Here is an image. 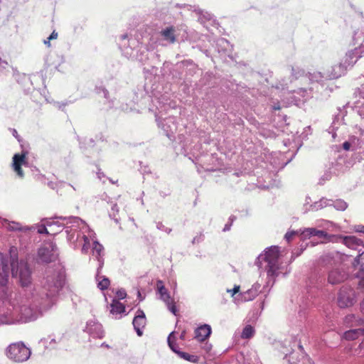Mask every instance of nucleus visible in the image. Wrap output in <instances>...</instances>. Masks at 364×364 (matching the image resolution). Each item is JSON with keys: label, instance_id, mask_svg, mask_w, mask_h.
Instances as JSON below:
<instances>
[{"label": "nucleus", "instance_id": "72a5a7b5", "mask_svg": "<svg viewBox=\"0 0 364 364\" xmlns=\"http://www.w3.org/2000/svg\"><path fill=\"white\" fill-rule=\"evenodd\" d=\"M346 274H328V281L332 284H337L343 282Z\"/></svg>", "mask_w": 364, "mask_h": 364}, {"label": "nucleus", "instance_id": "4be33fe9", "mask_svg": "<svg viewBox=\"0 0 364 364\" xmlns=\"http://www.w3.org/2000/svg\"><path fill=\"white\" fill-rule=\"evenodd\" d=\"M211 333V328L208 324H204L198 327L195 331V338L198 341H204Z\"/></svg>", "mask_w": 364, "mask_h": 364}, {"label": "nucleus", "instance_id": "473e14b6", "mask_svg": "<svg viewBox=\"0 0 364 364\" xmlns=\"http://www.w3.org/2000/svg\"><path fill=\"white\" fill-rule=\"evenodd\" d=\"M318 230L315 228H308L304 229L301 232V240H306L307 238H310L311 237H316L317 234Z\"/></svg>", "mask_w": 364, "mask_h": 364}, {"label": "nucleus", "instance_id": "58836bf2", "mask_svg": "<svg viewBox=\"0 0 364 364\" xmlns=\"http://www.w3.org/2000/svg\"><path fill=\"white\" fill-rule=\"evenodd\" d=\"M177 354L180 355L181 358H183L184 360H186L188 361L192 362V363H197L198 361V357L195 355H190L185 352H177Z\"/></svg>", "mask_w": 364, "mask_h": 364}, {"label": "nucleus", "instance_id": "bb28decb", "mask_svg": "<svg viewBox=\"0 0 364 364\" xmlns=\"http://www.w3.org/2000/svg\"><path fill=\"white\" fill-rule=\"evenodd\" d=\"M338 235H329L327 232L321 230H318L316 237L321 240V243L327 242H336Z\"/></svg>", "mask_w": 364, "mask_h": 364}, {"label": "nucleus", "instance_id": "8fccbe9b", "mask_svg": "<svg viewBox=\"0 0 364 364\" xmlns=\"http://www.w3.org/2000/svg\"><path fill=\"white\" fill-rule=\"evenodd\" d=\"M303 253V252H301V250H300V248H297L296 250H294L292 252H291V258H290V260L289 262V265L291 262H292V261H294L295 259V258H296L297 257L300 256L301 254Z\"/></svg>", "mask_w": 364, "mask_h": 364}, {"label": "nucleus", "instance_id": "20e7f679", "mask_svg": "<svg viewBox=\"0 0 364 364\" xmlns=\"http://www.w3.org/2000/svg\"><path fill=\"white\" fill-rule=\"evenodd\" d=\"M9 253H0V273H32L27 262L18 260L16 247H11Z\"/></svg>", "mask_w": 364, "mask_h": 364}, {"label": "nucleus", "instance_id": "c756f323", "mask_svg": "<svg viewBox=\"0 0 364 364\" xmlns=\"http://www.w3.org/2000/svg\"><path fill=\"white\" fill-rule=\"evenodd\" d=\"M320 262L322 265L326 267H332L335 263V256L333 253H327L323 255L321 259Z\"/></svg>", "mask_w": 364, "mask_h": 364}, {"label": "nucleus", "instance_id": "bf43d9fd", "mask_svg": "<svg viewBox=\"0 0 364 364\" xmlns=\"http://www.w3.org/2000/svg\"><path fill=\"white\" fill-rule=\"evenodd\" d=\"M272 108L273 110H279L281 109V105L279 102H273L272 105Z\"/></svg>", "mask_w": 364, "mask_h": 364}, {"label": "nucleus", "instance_id": "9d476101", "mask_svg": "<svg viewBox=\"0 0 364 364\" xmlns=\"http://www.w3.org/2000/svg\"><path fill=\"white\" fill-rule=\"evenodd\" d=\"M360 137H354L351 141H345L343 144V148L346 151H348L352 148V150L355 151L358 154H363L364 155V129L359 128Z\"/></svg>", "mask_w": 364, "mask_h": 364}, {"label": "nucleus", "instance_id": "ddd939ff", "mask_svg": "<svg viewBox=\"0 0 364 364\" xmlns=\"http://www.w3.org/2000/svg\"><path fill=\"white\" fill-rule=\"evenodd\" d=\"M26 155V152L15 154L12 158V168L16 173V176L20 178H23L24 177V173L21 167L22 166H26L27 164Z\"/></svg>", "mask_w": 364, "mask_h": 364}, {"label": "nucleus", "instance_id": "f8f14e48", "mask_svg": "<svg viewBox=\"0 0 364 364\" xmlns=\"http://www.w3.org/2000/svg\"><path fill=\"white\" fill-rule=\"evenodd\" d=\"M214 50L222 58L231 57L232 46L228 41L223 38H218L213 45Z\"/></svg>", "mask_w": 364, "mask_h": 364}, {"label": "nucleus", "instance_id": "f03ea898", "mask_svg": "<svg viewBox=\"0 0 364 364\" xmlns=\"http://www.w3.org/2000/svg\"><path fill=\"white\" fill-rule=\"evenodd\" d=\"M60 220L67 222L65 232L68 240H73L74 248L80 247L82 254H87L92 249V243L95 238V232L79 217H60Z\"/></svg>", "mask_w": 364, "mask_h": 364}, {"label": "nucleus", "instance_id": "0e129e2a", "mask_svg": "<svg viewBox=\"0 0 364 364\" xmlns=\"http://www.w3.org/2000/svg\"><path fill=\"white\" fill-rule=\"evenodd\" d=\"M47 185H48V186L49 188H50L51 189H55V187H56V184H55V183H54V182H53V181H49V182H48V184H47Z\"/></svg>", "mask_w": 364, "mask_h": 364}, {"label": "nucleus", "instance_id": "13d9d810", "mask_svg": "<svg viewBox=\"0 0 364 364\" xmlns=\"http://www.w3.org/2000/svg\"><path fill=\"white\" fill-rule=\"evenodd\" d=\"M65 266L63 265L61 263H59V267L55 270V273L60 274V273H65Z\"/></svg>", "mask_w": 364, "mask_h": 364}, {"label": "nucleus", "instance_id": "a18cd8bd", "mask_svg": "<svg viewBox=\"0 0 364 364\" xmlns=\"http://www.w3.org/2000/svg\"><path fill=\"white\" fill-rule=\"evenodd\" d=\"M203 240H204V235L202 232H200L193 238L191 243L193 245L199 244V243L202 242Z\"/></svg>", "mask_w": 364, "mask_h": 364}, {"label": "nucleus", "instance_id": "ea45409f", "mask_svg": "<svg viewBox=\"0 0 364 364\" xmlns=\"http://www.w3.org/2000/svg\"><path fill=\"white\" fill-rule=\"evenodd\" d=\"M257 294L258 291L256 289H250L244 293L243 297L246 301H251L254 299Z\"/></svg>", "mask_w": 364, "mask_h": 364}, {"label": "nucleus", "instance_id": "e433bc0d", "mask_svg": "<svg viewBox=\"0 0 364 364\" xmlns=\"http://www.w3.org/2000/svg\"><path fill=\"white\" fill-rule=\"evenodd\" d=\"M255 333V329L251 325H247L242 330L241 337L245 339L250 338Z\"/></svg>", "mask_w": 364, "mask_h": 364}, {"label": "nucleus", "instance_id": "69168bd1", "mask_svg": "<svg viewBox=\"0 0 364 364\" xmlns=\"http://www.w3.org/2000/svg\"><path fill=\"white\" fill-rule=\"evenodd\" d=\"M50 39L49 38V37H48L46 39H45L43 41V43L48 46V47H50Z\"/></svg>", "mask_w": 364, "mask_h": 364}, {"label": "nucleus", "instance_id": "4d7b16f0", "mask_svg": "<svg viewBox=\"0 0 364 364\" xmlns=\"http://www.w3.org/2000/svg\"><path fill=\"white\" fill-rule=\"evenodd\" d=\"M240 291V286H235L232 289H228V292H230L232 296H234Z\"/></svg>", "mask_w": 364, "mask_h": 364}, {"label": "nucleus", "instance_id": "423d86ee", "mask_svg": "<svg viewBox=\"0 0 364 364\" xmlns=\"http://www.w3.org/2000/svg\"><path fill=\"white\" fill-rule=\"evenodd\" d=\"M356 50H349L338 64L333 65L331 70H327L326 78L336 79L343 75L348 67H352L358 59H356Z\"/></svg>", "mask_w": 364, "mask_h": 364}, {"label": "nucleus", "instance_id": "aec40b11", "mask_svg": "<svg viewBox=\"0 0 364 364\" xmlns=\"http://www.w3.org/2000/svg\"><path fill=\"white\" fill-rule=\"evenodd\" d=\"M176 30L173 26H167L160 32V39L166 43H174L176 41Z\"/></svg>", "mask_w": 364, "mask_h": 364}, {"label": "nucleus", "instance_id": "9b49d317", "mask_svg": "<svg viewBox=\"0 0 364 364\" xmlns=\"http://www.w3.org/2000/svg\"><path fill=\"white\" fill-rule=\"evenodd\" d=\"M185 8L188 10H193L196 13L198 21L205 27L208 28L209 25H213L215 23L214 16L208 11H203L196 6L184 5Z\"/></svg>", "mask_w": 364, "mask_h": 364}, {"label": "nucleus", "instance_id": "cd10ccee", "mask_svg": "<svg viewBox=\"0 0 364 364\" xmlns=\"http://www.w3.org/2000/svg\"><path fill=\"white\" fill-rule=\"evenodd\" d=\"M328 204L339 211H343L348 208V203L342 199H328Z\"/></svg>", "mask_w": 364, "mask_h": 364}, {"label": "nucleus", "instance_id": "7ed1b4c3", "mask_svg": "<svg viewBox=\"0 0 364 364\" xmlns=\"http://www.w3.org/2000/svg\"><path fill=\"white\" fill-rule=\"evenodd\" d=\"M255 264L260 273H280L283 270L284 273H289L291 271L289 264L285 266L282 262L280 247L276 245L266 247L257 256Z\"/></svg>", "mask_w": 364, "mask_h": 364}, {"label": "nucleus", "instance_id": "e2e57ef3", "mask_svg": "<svg viewBox=\"0 0 364 364\" xmlns=\"http://www.w3.org/2000/svg\"><path fill=\"white\" fill-rule=\"evenodd\" d=\"M231 226H232V223H228L227 224L225 225L223 231V232L229 231L231 228Z\"/></svg>", "mask_w": 364, "mask_h": 364}, {"label": "nucleus", "instance_id": "c9c22d12", "mask_svg": "<svg viewBox=\"0 0 364 364\" xmlns=\"http://www.w3.org/2000/svg\"><path fill=\"white\" fill-rule=\"evenodd\" d=\"M78 140L81 149H86L89 147H93L95 146V141L92 138L85 137L83 139H79Z\"/></svg>", "mask_w": 364, "mask_h": 364}, {"label": "nucleus", "instance_id": "603ef678", "mask_svg": "<svg viewBox=\"0 0 364 364\" xmlns=\"http://www.w3.org/2000/svg\"><path fill=\"white\" fill-rule=\"evenodd\" d=\"M288 83L287 80H282V82H279L278 85H277V89H281L282 90H287L289 92H291V90H289Z\"/></svg>", "mask_w": 364, "mask_h": 364}, {"label": "nucleus", "instance_id": "774afa93", "mask_svg": "<svg viewBox=\"0 0 364 364\" xmlns=\"http://www.w3.org/2000/svg\"><path fill=\"white\" fill-rule=\"evenodd\" d=\"M360 288L362 289V291L364 293V277L362 278L361 281L359 283Z\"/></svg>", "mask_w": 364, "mask_h": 364}, {"label": "nucleus", "instance_id": "b1692460", "mask_svg": "<svg viewBox=\"0 0 364 364\" xmlns=\"http://www.w3.org/2000/svg\"><path fill=\"white\" fill-rule=\"evenodd\" d=\"M364 335V328L351 329L346 331L343 337L348 341H353L359 336Z\"/></svg>", "mask_w": 364, "mask_h": 364}, {"label": "nucleus", "instance_id": "052dcab7", "mask_svg": "<svg viewBox=\"0 0 364 364\" xmlns=\"http://www.w3.org/2000/svg\"><path fill=\"white\" fill-rule=\"evenodd\" d=\"M165 228H166V226L161 222H158L156 223V228L158 230L164 231Z\"/></svg>", "mask_w": 364, "mask_h": 364}, {"label": "nucleus", "instance_id": "7c9ffc66", "mask_svg": "<svg viewBox=\"0 0 364 364\" xmlns=\"http://www.w3.org/2000/svg\"><path fill=\"white\" fill-rule=\"evenodd\" d=\"M354 38L357 41L358 38H362V42L360 43V46L359 48H355V49L353 50L357 51L355 58H356V59H359L360 58H362L363 56H364V33H363L362 36H361V34L355 33Z\"/></svg>", "mask_w": 364, "mask_h": 364}, {"label": "nucleus", "instance_id": "412c9836", "mask_svg": "<svg viewBox=\"0 0 364 364\" xmlns=\"http://www.w3.org/2000/svg\"><path fill=\"white\" fill-rule=\"evenodd\" d=\"M359 99L354 102L353 109L357 114L364 119V84L358 88Z\"/></svg>", "mask_w": 364, "mask_h": 364}, {"label": "nucleus", "instance_id": "c03bdc74", "mask_svg": "<svg viewBox=\"0 0 364 364\" xmlns=\"http://www.w3.org/2000/svg\"><path fill=\"white\" fill-rule=\"evenodd\" d=\"M311 88L309 90H307L306 88H299L297 90H294V92H296L297 94L301 95L302 97H309V92L311 91Z\"/></svg>", "mask_w": 364, "mask_h": 364}, {"label": "nucleus", "instance_id": "6e6d98bb", "mask_svg": "<svg viewBox=\"0 0 364 364\" xmlns=\"http://www.w3.org/2000/svg\"><path fill=\"white\" fill-rule=\"evenodd\" d=\"M311 201V198L309 196H306V199H305V203H304V207H303L304 213H305L306 208H309V205H311L310 204Z\"/></svg>", "mask_w": 364, "mask_h": 364}, {"label": "nucleus", "instance_id": "a878e982", "mask_svg": "<svg viewBox=\"0 0 364 364\" xmlns=\"http://www.w3.org/2000/svg\"><path fill=\"white\" fill-rule=\"evenodd\" d=\"M110 313L112 314H121L125 311L126 307L124 304L119 301L117 299H113L110 304Z\"/></svg>", "mask_w": 364, "mask_h": 364}, {"label": "nucleus", "instance_id": "2f4dec72", "mask_svg": "<svg viewBox=\"0 0 364 364\" xmlns=\"http://www.w3.org/2000/svg\"><path fill=\"white\" fill-rule=\"evenodd\" d=\"M97 281L98 282L97 287L101 290L107 289L110 284V281L108 278L100 276V274H97Z\"/></svg>", "mask_w": 364, "mask_h": 364}, {"label": "nucleus", "instance_id": "a211bd4d", "mask_svg": "<svg viewBox=\"0 0 364 364\" xmlns=\"http://www.w3.org/2000/svg\"><path fill=\"white\" fill-rule=\"evenodd\" d=\"M2 225L9 231H19V232H27L34 231V225L31 226H22L21 223L15 221H9L6 219H3L1 222Z\"/></svg>", "mask_w": 364, "mask_h": 364}, {"label": "nucleus", "instance_id": "f704fd0d", "mask_svg": "<svg viewBox=\"0 0 364 364\" xmlns=\"http://www.w3.org/2000/svg\"><path fill=\"white\" fill-rule=\"evenodd\" d=\"M13 277L18 276L19 282L23 287H28L31 283V274H12Z\"/></svg>", "mask_w": 364, "mask_h": 364}, {"label": "nucleus", "instance_id": "5701e85b", "mask_svg": "<svg viewBox=\"0 0 364 364\" xmlns=\"http://www.w3.org/2000/svg\"><path fill=\"white\" fill-rule=\"evenodd\" d=\"M328 198H322L318 201H316L309 205V208H306L305 213H307L309 211H317L325 207H328Z\"/></svg>", "mask_w": 364, "mask_h": 364}, {"label": "nucleus", "instance_id": "393cba45", "mask_svg": "<svg viewBox=\"0 0 364 364\" xmlns=\"http://www.w3.org/2000/svg\"><path fill=\"white\" fill-rule=\"evenodd\" d=\"M156 288L161 299L164 301H170L171 299L167 289H166L164 282L161 280H158L156 283Z\"/></svg>", "mask_w": 364, "mask_h": 364}, {"label": "nucleus", "instance_id": "0eeeda50", "mask_svg": "<svg viewBox=\"0 0 364 364\" xmlns=\"http://www.w3.org/2000/svg\"><path fill=\"white\" fill-rule=\"evenodd\" d=\"M58 249L53 242H44L38 250L36 262L47 264L54 262L58 256Z\"/></svg>", "mask_w": 364, "mask_h": 364}, {"label": "nucleus", "instance_id": "5fc2aeb1", "mask_svg": "<svg viewBox=\"0 0 364 364\" xmlns=\"http://www.w3.org/2000/svg\"><path fill=\"white\" fill-rule=\"evenodd\" d=\"M8 274H0V285L4 287L7 284Z\"/></svg>", "mask_w": 364, "mask_h": 364}, {"label": "nucleus", "instance_id": "2eb2a0df", "mask_svg": "<svg viewBox=\"0 0 364 364\" xmlns=\"http://www.w3.org/2000/svg\"><path fill=\"white\" fill-rule=\"evenodd\" d=\"M337 242H341L345 245L348 248L352 250H358V252L361 251L360 247H363V242L357 238L355 236L349 235V236H341L338 235L336 239Z\"/></svg>", "mask_w": 364, "mask_h": 364}, {"label": "nucleus", "instance_id": "6ab92c4d", "mask_svg": "<svg viewBox=\"0 0 364 364\" xmlns=\"http://www.w3.org/2000/svg\"><path fill=\"white\" fill-rule=\"evenodd\" d=\"M146 323V319L144 311L141 309L137 311V314L133 319L132 324L139 336L143 334V329Z\"/></svg>", "mask_w": 364, "mask_h": 364}, {"label": "nucleus", "instance_id": "4c0bfd02", "mask_svg": "<svg viewBox=\"0 0 364 364\" xmlns=\"http://www.w3.org/2000/svg\"><path fill=\"white\" fill-rule=\"evenodd\" d=\"M95 92L98 95L103 96L106 100L109 99V91L102 85H96Z\"/></svg>", "mask_w": 364, "mask_h": 364}, {"label": "nucleus", "instance_id": "de8ad7c7", "mask_svg": "<svg viewBox=\"0 0 364 364\" xmlns=\"http://www.w3.org/2000/svg\"><path fill=\"white\" fill-rule=\"evenodd\" d=\"M62 287V283L60 281H57L54 283V285L53 287H49V291H50V294H53L55 292H58L59 289Z\"/></svg>", "mask_w": 364, "mask_h": 364}, {"label": "nucleus", "instance_id": "39448f33", "mask_svg": "<svg viewBox=\"0 0 364 364\" xmlns=\"http://www.w3.org/2000/svg\"><path fill=\"white\" fill-rule=\"evenodd\" d=\"M164 97L157 100L159 105H156L158 112L156 113V121L158 127L163 130L166 136L170 139H175V134L178 129L177 122L174 117L170 116L168 117L162 118L163 112H167L170 108H173L171 106V102H167Z\"/></svg>", "mask_w": 364, "mask_h": 364}, {"label": "nucleus", "instance_id": "dca6fc26", "mask_svg": "<svg viewBox=\"0 0 364 364\" xmlns=\"http://www.w3.org/2000/svg\"><path fill=\"white\" fill-rule=\"evenodd\" d=\"M91 252L92 254V256L95 257V261L97 262V273H100L103 264H104V259H103V255H104V247L97 240L96 237L93 240V242L92 243V249Z\"/></svg>", "mask_w": 364, "mask_h": 364}, {"label": "nucleus", "instance_id": "864d4df0", "mask_svg": "<svg viewBox=\"0 0 364 364\" xmlns=\"http://www.w3.org/2000/svg\"><path fill=\"white\" fill-rule=\"evenodd\" d=\"M116 294L119 299H123L127 296L126 291L123 289L118 290Z\"/></svg>", "mask_w": 364, "mask_h": 364}, {"label": "nucleus", "instance_id": "f257e3e1", "mask_svg": "<svg viewBox=\"0 0 364 364\" xmlns=\"http://www.w3.org/2000/svg\"><path fill=\"white\" fill-rule=\"evenodd\" d=\"M118 44L122 55L131 60H137L144 67L145 74L157 75L156 65L160 62L159 55L140 43L135 38L129 37L127 34L121 35Z\"/></svg>", "mask_w": 364, "mask_h": 364}, {"label": "nucleus", "instance_id": "a19ab883", "mask_svg": "<svg viewBox=\"0 0 364 364\" xmlns=\"http://www.w3.org/2000/svg\"><path fill=\"white\" fill-rule=\"evenodd\" d=\"M168 343L171 349L177 353V352H179V350H177V345L176 343V338L174 336V333L172 332L169 334L168 337Z\"/></svg>", "mask_w": 364, "mask_h": 364}, {"label": "nucleus", "instance_id": "c85d7f7f", "mask_svg": "<svg viewBox=\"0 0 364 364\" xmlns=\"http://www.w3.org/2000/svg\"><path fill=\"white\" fill-rule=\"evenodd\" d=\"M180 67L186 69L187 74L193 75L198 69L197 65L191 60H183L181 63Z\"/></svg>", "mask_w": 364, "mask_h": 364}, {"label": "nucleus", "instance_id": "f3484780", "mask_svg": "<svg viewBox=\"0 0 364 364\" xmlns=\"http://www.w3.org/2000/svg\"><path fill=\"white\" fill-rule=\"evenodd\" d=\"M343 260L351 264L353 271H358L357 273L364 272V251L355 258L345 256V259H343Z\"/></svg>", "mask_w": 364, "mask_h": 364}, {"label": "nucleus", "instance_id": "4468645a", "mask_svg": "<svg viewBox=\"0 0 364 364\" xmlns=\"http://www.w3.org/2000/svg\"><path fill=\"white\" fill-rule=\"evenodd\" d=\"M60 216H55L54 218H46L44 219L45 223L41 225H38L35 227V230H37L38 233L39 234H49V232L47 230L46 226L50 228L56 226L58 228H63L65 229L66 226H69L67 225V222L62 220L63 223H60L59 221H53V219H60Z\"/></svg>", "mask_w": 364, "mask_h": 364}, {"label": "nucleus", "instance_id": "37998d69", "mask_svg": "<svg viewBox=\"0 0 364 364\" xmlns=\"http://www.w3.org/2000/svg\"><path fill=\"white\" fill-rule=\"evenodd\" d=\"M305 72L303 69H301L298 67L296 68H294V67H292L291 68V77L292 79H298L299 77L303 76L304 75Z\"/></svg>", "mask_w": 364, "mask_h": 364}, {"label": "nucleus", "instance_id": "680f3d73", "mask_svg": "<svg viewBox=\"0 0 364 364\" xmlns=\"http://www.w3.org/2000/svg\"><path fill=\"white\" fill-rule=\"evenodd\" d=\"M48 37L50 40L56 39L58 38V33L53 31Z\"/></svg>", "mask_w": 364, "mask_h": 364}, {"label": "nucleus", "instance_id": "09e8293b", "mask_svg": "<svg viewBox=\"0 0 364 364\" xmlns=\"http://www.w3.org/2000/svg\"><path fill=\"white\" fill-rule=\"evenodd\" d=\"M168 308V309L174 314L176 315L177 309L173 302V301L171 299L170 301L165 302Z\"/></svg>", "mask_w": 364, "mask_h": 364}, {"label": "nucleus", "instance_id": "6e6552de", "mask_svg": "<svg viewBox=\"0 0 364 364\" xmlns=\"http://www.w3.org/2000/svg\"><path fill=\"white\" fill-rule=\"evenodd\" d=\"M7 357L18 363L26 361L31 356V350L23 342L10 344L6 348Z\"/></svg>", "mask_w": 364, "mask_h": 364}, {"label": "nucleus", "instance_id": "338daca9", "mask_svg": "<svg viewBox=\"0 0 364 364\" xmlns=\"http://www.w3.org/2000/svg\"><path fill=\"white\" fill-rule=\"evenodd\" d=\"M356 231L358 232L364 233V225L358 226Z\"/></svg>", "mask_w": 364, "mask_h": 364}, {"label": "nucleus", "instance_id": "1a4fd4ad", "mask_svg": "<svg viewBox=\"0 0 364 364\" xmlns=\"http://www.w3.org/2000/svg\"><path fill=\"white\" fill-rule=\"evenodd\" d=\"M355 302V292L352 289L343 287L338 296V305L341 308H347L353 306Z\"/></svg>", "mask_w": 364, "mask_h": 364}, {"label": "nucleus", "instance_id": "49530a36", "mask_svg": "<svg viewBox=\"0 0 364 364\" xmlns=\"http://www.w3.org/2000/svg\"><path fill=\"white\" fill-rule=\"evenodd\" d=\"M340 120H341L340 119V117L339 116H336L333 121V123L331 126V127L329 128L330 131L329 132H334L336 129H338V126L337 124H340Z\"/></svg>", "mask_w": 364, "mask_h": 364}, {"label": "nucleus", "instance_id": "79ce46f5", "mask_svg": "<svg viewBox=\"0 0 364 364\" xmlns=\"http://www.w3.org/2000/svg\"><path fill=\"white\" fill-rule=\"evenodd\" d=\"M119 212V208L116 203L113 204L111 208V211L109 213V217L114 220L116 223H119V218L117 217Z\"/></svg>", "mask_w": 364, "mask_h": 364}, {"label": "nucleus", "instance_id": "3c124183", "mask_svg": "<svg viewBox=\"0 0 364 364\" xmlns=\"http://www.w3.org/2000/svg\"><path fill=\"white\" fill-rule=\"evenodd\" d=\"M298 234L297 231H289L287 232L284 235V239L289 242L293 240V238Z\"/></svg>", "mask_w": 364, "mask_h": 364}]
</instances>
